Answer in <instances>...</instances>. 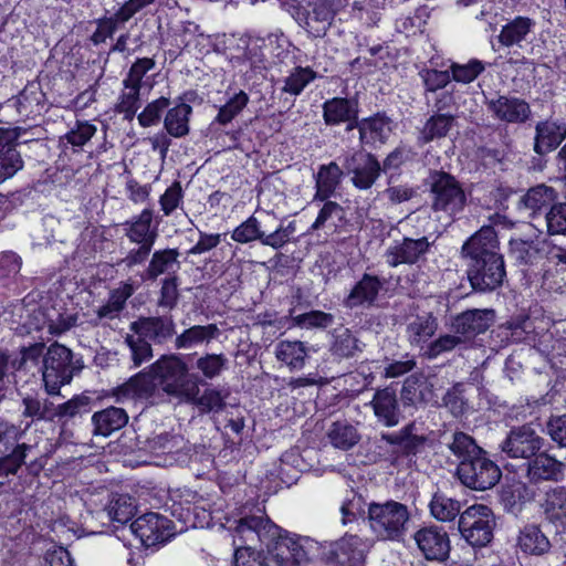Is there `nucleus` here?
Listing matches in <instances>:
<instances>
[{
	"instance_id": "e433bc0d",
	"label": "nucleus",
	"mask_w": 566,
	"mask_h": 566,
	"mask_svg": "<svg viewBox=\"0 0 566 566\" xmlns=\"http://www.w3.org/2000/svg\"><path fill=\"white\" fill-rule=\"evenodd\" d=\"M332 336L329 352L334 357L352 358L363 350L359 339L348 328H337Z\"/></svg>"
},
{
	"instance_id": "7ed1b4c3",
	"label": "nucleus",
	"mask_w": 566,
	"mask_h": 566,
	"mask_svg": "<svg viewBox=\"0 0 566 566\" xmlns=\"http://www.w3.org/2000/svg\"><path fill=\"white\" fill-rule=\"evenodd\" d=\"M434 212L446 213L451 221L462 213L468 205V198L461 182L450 172L431 169L424 179Z\"/></svg>"
},
{
	"instance_id": "338daca9",
	"label": "nucleus",
	"mask_w": 566,
	"mask_h": 566,
	"mask_svg": "<svg viewBox=\"0 0 566 566\" xmlns=\"http://www.w3.org/2000/svg\"><path fill=\"white\" fill-rule=\"evenodd\" d=\"M169 99L159 97L149 103L144 111L138 115V123L143 127H150L157 124L160 119L161 113L168 107Z\"/></svg>"
},
{
	"instance_id": "412c9836",
	"label": "nucleus",
	"mask_w": 566,
	"mask_h": 566,
	"mask_svg": "<svg viewBox=\"0 0 566 566\" xmlns=\"http://www.w3.org/2000/svg\"><path fill=\"white\" fill-rule=\"evenodd\" d=\"M370 405L378 422L392 428L403 419L396 390L391 387L376 390Z\"/></svg>"
},
{
	"instance_id": "37998d69",
	"label": "nucleus",
	"mask_w": 566,
	"mask_h": 566,
	"mask_svg": "<svg viewBox=\"0 0 566 566\" xmlns=\"http://www.w3.org/2000/svg\"><path fill=\"white\" fill-rule=\"evenodd\" d=\"M558 198L557 191L544 184L532 187L521 198V203L534 213L544 207L553 206Z\"/></svg>"
},
{
	"instance_id": "39448f33",
	"label": "nucleus",
	"mask_w": 566,
	"mask_h": 566,
	"mask_svg": "<svg viewBox=\"0 0 566 566\" xmlns=\"http://www.w3.org/2000/svg\"><path fill=\"white\" fill-rule=\"evenodd\" d=\"M367 515L373 532L382 541H400L409 520L407 506L395 501L370 503Z\"/></svg>"
},
{
	"instance_id": "1a4fd4ad",
	"label": "nucleus",
	"mask_w": 566,
	"mask_h": 566,
	"mask_svg": "<svg viewBox=\"0 0 566 566\" xmlns=\"http://www.w3.org/2000/svg\"><path fill=\"white\" fill-rule=\"evenodd\" d=\"M457 475L461 483L475 491H485L495 486L502 476L499 465L482 451L473 459L460 461Z\"/></svg>"
},
{
	"instance_id": "6ab92c4d",
	"label": "nucleus",
	"mask_w": 566,
	"mask_h": 566,
	"mask_svg": "<svg viewBox=\"0 0 566 566\" xmlns=\"http://www.w3.org/2000/svg\"><path fill=\"white\" fill-rule=\"evenodd\" d=\"M366 543L357 535H345L329 543L331 559L340 566H364Z\"/></svg>"
},
{
	"instance_id": "aec40b11",
	"label": "nucleus",
	"mask_w": 566,
	"mask_h": 566,
	"mask_svg": "<svg viewBox=\"0 0 566 566\" xmlns=\"http://www.w3.org/2000/svg\"><path fill=\"white\" fill-rule=\"evenodd\" d=\"M566 464L544 451L527 461L526 476L531 483L559 482L564 478Z\"/></svg>"
},
{
	"instance_id": "864d4df0",
	"label": "nucleus",
	"mask_w": 566,
	"mask_h": 566,
	"mask_svg": "<svg viewBox=\"0 0 566 566\" xmlns=\"http://www.w3.org/2000/svg\"><path fill=\"white\" fill-rule=\"evenodd\" d=\"M230 530H232V526H230ZM247 531V518L240 517V520L235 522V526L233 527V566H248V547H245L244 539V533Z\"/></svg>"
},
{
	"instance_id": "79ce46f5",
	"label": "nucleus",
	"mask_w": 566,
	"mask_h": 566,
	"mask_svg": "<svg viewBox=\"0 0 566 566\" xmlns=\"http://www.w3.org/2000/svg\"><path fill=\"white\" fill-rule=\"evenodd\" d=\"M520 548L527 554L542 555L548 552L551 543L536 525H526L518 536Z\"/></svg>"
},
{
	"instance_id": "9b49d317",
	"label": "nucleus",
	"mask_w": 566,
	"mask_h": 566,
	"mask_svg": "<svg viewBox=\"0 0 566 566\" xmlns=\"http://www.w3.org/2000/svg\"><path fill=\"white\" fill-rule=\"evenodd\" d=\"M380 439L392 448L396 459L413 461L424 452L429 443V437L419 432L416 421L406 423L396 432L381 433Z\"/></svg>"
},
{
	"instance_id": "49530a36",
	"label": "nucleus",
	"mask_w": 566,
	"mask_h": 566,
	"mask_svg": "<svg viewBox=\"0 0 566 566\" xmlns=\"http://www.w3.org/2000/svg\"><path fill=\"white\" fill-rule=\"evenodd\" d=\"M218 332L219 329L213 324L206 326H192L176 338V346L178 348H190L195 345L214 338L218 335Z\"/></svg>"
},
{
	"instance_id": "680f3d73",
	"label": "nucleus",
	"mask_w": 566,
	"mask_h": 566,
	"mask_svg": "<svg viewBox=\"0 0 566 566\" xmlns=\"http://www.w3.org/2000/svg\"><path fill=\"white\" fill-rule=\"evenodd\" d=\"M227 363L228 359L221 354H207L197 360L196 367L206 378L212 379L221 374Z\"/></svg>"
},
{
	"instance_id": "f8f14e48",
	"label": "nucleus",
	"mask_w": 566,
	"mask_h": 566,
	"mask_svg": "<svg viewBox=\"0 0 566 566\" xmlns=\"http://www.w3.org/2000/svg\"><path fill=\"white\" fill-rule=\"evenodd\" d=\"M544 447V438L531 426L513 427L501 443V450L509 458L530 461Z\"/></svg>"
},
{
	"instance_id": "423d86ee",
	"label": "nucleus",
	"mask_w": 566,
	"mask_h": 566,
	"mask_svg": "<svg viewBox=\"0 0 566 566\" xmlns=\"http://www.w3.org/2000/svg\"><path fill=\"white\" fill-rule=\"evenodd\" d=\"M72 352L61 345L52 344L43 356L42 380L50 396H59L61 387L73 379Z\"/></svg>"
},
{
	"instance_id": "4d7b16f0",
	"label": "nucleus",
	"mask_w": 566,
	"mask_h": 566,
	"mask_svg": "<svg viewBox=\"0 0 566 566\" xmlns=\"http://www.w3.org/2000/svg\"><path fill=\"white\" fill-rule=\"evenodd\" d=\"M547 233L549 235H566V202H556L545 214Z\"/></svg>"
},
{
	"instance_id": "5701e85b",
	"label": "nucleus",
	"mask_w": 566,
	"mask_h": 566,
	"mask_svg": "<svg viewBox=\"0 0 566 566\" xmlns=\"http://www.w3.org/2000/svg\"><path fill=\"white\" fill-rule=\"evenodd\" d=\"M157 379L150 374V366L129 378L128 381L118 386L114 390V396L118 400L140 399L148 400L153 398L157 391Z\"/></svg>"
},
{
	"instance_id": "09e8293b",
	"label": "nucleus",
	"mask_w": 566,
	"mask_h": 566,
	"mask_svg": "<svg viewBox=\"0 0 566 566\" xmlns=\"http://www.w3.org/2000/svg\"><path fill=\"white\" fill-rule=\"evenodd\" d=\"M448 448L461 461L473 459L483 451L471 436L462 431H455L452 434V441Z\"/></svg>"
},
{
	"instance_id": "72a5a7b5",
	"label": "nucleus",
	"mask_w": 566,
	"mask_h": 566,
	"mask_svg": "<svg viewBox=\"0 0 566 566\" xmlns=\"http://www.w3.org/2000/svg\"><path fill=\"white\" fill-rule=\"evenodd\" d=\"M346 174L336 163L322 165L315 176L316 193L315 200L324 201L329 198L340 184L343 175Z\"/></svg>"
},
{
	"instance_id": "c03bdc74",
	"label": "nucleus",
	"mask_w": 566,
	"mask_h": 566,
	"mask_svg": "<svg viewBox=\"0 0 566 566\" xmlns=\"http://www.w3.org/2000/svg\"><path fill=\"white\" fill-rule=\"evenodd\" d=\"M317 77V73L310 66H295L284 78L282 93L292 96L300 95L303 90Z\"/></svg>"
},
{
	"instance_id": "c9c22d12",
	"label": "nucleus",
	"mask_w": 566,
	"mask_h": 566,
	"mask_svg": "<svg viewBox=\"0 0 566 566\" xmlns=\"http://www.w3.org/2000/svg\"><path fill=\"white\" fill-rule=\"evenodd\" d=\"M535 21L528 17H516L502 27L497 35L499 42L504 46L518 45L532 32Z\"/></svg>"
},
{
	"instance_id": "bf43d9fd",
	"label": "nucleus",
	"mask_w": 566,
	"mask_h": 566,
	"mask_svg": "<svg viewBox=\"0 0 566 566\" xmlns=\"http://www.w3.org/2000/svg\"><path fill=\"white\" fill-rule=\"evenodd\" d=\"M140 87L124 83V90L119 96L116 109L125 114V118L132 119L138 108Z\"/></svg>"
},
{
	"instance_id": "c85d7f7f",
	"label": "nucleus",
	"mask_w": 566,
	"mask_h": 566,
	"mask_svg": "<svg viewBox=\"0 0 566 566\" xmlns=\"http://www.w3.org/2000/svg\"><path fill=\"white\" fill-rule=\"evenodd\" d=\"M438 318L432 313L417 315L406 326V334L412 347L423 349L438 329Z\"/></svg>"
},
{
	"instance_id": "4468645a",
	"label": "nucleus",
	"mask_w": 566,
	"mask_h": 566,
	"mask_svg": "<svg viewBox=\"0 0 566 566\" xmlns=\"http://www.w3.org/2000/svg\"><path fill=\"white\" fill-rule=\"evenodd\" d=\"M130 530L146 547L167 542L174 536L171 521L154 512L137 517L130 524Z\"/></svg>"
},
{
	"instance_id": "4be33fe9",
	"label": "nucleus",
	"mask_w": 566,
	"mask_h": 566,
	"mask_svg": "<svg viewBox=\"0 0 566 566\" xmlns=\"http://www.w3.org/2000/svg\"><path fill=\"white\" fill-rule=\"evenodd\" d=\"M566 138V123L552 118L541 120L535 126L534 151L544 156L555 149Z\"/></svg>"
},
{
	"instance_id": "bb28decb",
	"label": "nucleus",
	"mask_w": 566,
	"mask_h": 566,
	"mask_svg": "<svg viewBox=\"0 0 566 566\" xmlns=\"http://www.w3.org/2000/svg\"><path fill=\"white\" fill-rule=\"evenodd\" d=\"M151 222L153 210L144 209L138 216L125 223L126 237L136 244L154 245L158 234Z\"/></svg>"
},
{
	"instance_id": "2eb2a0df",
	"label": "nucleus",
	"mask_w": 566,
	"mask_h": 566,
	"mask_svg": "<svg viewBox=\"0 0 566 566\" xmlns=\"http://www.w3.org/2000/svg\"><path fill=\"white\" fill-rule=\"evenodd\" d=\"M413 538L427 560L444 563L449 559L451 545L448 533L439 526L418 530Z\"/></svg>"
},
{
	"instance_id": "473e14b6",
	"label": "nucleus",
	"mask_w": 566,
	"mask_h": 566,
	"mask_svg": "<svg viewBox=\"0 0 566 566\" xmlns=\"http://www.w3.org/2000/svg\"><path fill=\"white\" fill-rule=\"evenodd\" d=\"M136 334L145 339L163 342L174 334V323L167 317L139 318L132 324Z\"/></svg>"
},
{
	"instance_id": "8fccbe9b",
	"label": "nucleus",
	"mask_w": 566,
	"mask_h": 566,
	"mask_svg": "<svg viewBox=\"0 0 566 566\" xmlns=\"http://www.w3.org/2000/svg\"><path fill=\"white\" fill-rule=\"evenodd\" d=\"M468 345L469 344L460 334H443L440 335L434 340L430 342L426 346L423 355L429 359H433L437 358L439 355L443 353H449L458 347L467 348Z\"/></svg>"
},
{
	"instance_id": "9d476101",
	"label": "nucleus",
	"mask_w": 566,
	"mask_h": 566,
	"mask_svg": "<svg viewBox=\"0 0 566 566\" xmlns=\"http://www.w3.org/2000/svg\"><path fill=\"white\" fill-rule=\"evenodd\" d=\"M272 52V41L250 36V97L261 102L273 93L272 78L268 76L270 62L268 55Z\"/></svg>"
},
{
	"instance_id": "f257e3e1",
	"label": "nucleus",
	"mask_w": 566,
	"mask_h": 566,
	"mask_svg": "<svg viewBox=\"0 0 566 566\" xmlns=\"http://www.w3.org/2000/svg\"><path fill=\"white\" fill-rule=\"evenodd\" d=\"M324 549L311 537L283 531L264 513L250 514V566H303L323 558Z\"/></svg>"
},
{
	"instance_id": "3c124183",
	"label": "nucleus",
	"mask_w": 566,
	"mask_h": 566,
	"mask_svg": "<svg viewBox=\"0 0 566 566\" xmlns=\"http://www.w3.org/2000/svg\"><path fill=\"white\" fill-rule=\"evenodd\" d=\"M106 512L112 521L126 523L133 517L135 505L127 494H114L106 506Z\"/></svg>"
},
{
	"instance_id": "f03ea898",
	"label": "nucleus",
	"mask_w": 566,
	"mask_h": 566,
	"mask_svg": "<svg viewBox=\"0 0 566 566\" xmlns=\"http://www.w3.org/2000/svg\"><path fill=\"white\" fill-rule=\"evenodd\" d=\"M460 254L467 263V276L475 292L491 293L503 285L506 277L505 262L500 252L497 233L492 226H483L467 239Z\"/></svg>"
},
{
	"instance_id": "2f4dec72",
	"label": "nucleus",
	"mask_w": 566,
	"mask_h": 566,
	"mask_svg": "<svg viewBox=\"0 0 566 566\" xmlns=\"http://www.w3.org/2000/svg\"><path fill=\"white\" fill-rule=\"evenodd\" d=\"M357 115L358 103L355 99L334 97L323 104V118L328 126L338 125Z\"/></svg>"
},
{
	"instance_id": "69168bd1",
	"label": "nucleus",
	"mask_w": 566,
	"mask_h": 566,
	"mask_svg": "<svg viewBox=\"0 0 566 566\" xmlns=\"http://www.w3.org/2000/svg\"><path fill=\"white\" fill-rule=\"evenodd\" d=\"M366 503L361 495H358L353 490L350 491V496L346 497L345 502L342 505V514H343V523L346 524L358 517L365 518Z\"/></svg>"
},
{
	"instance_id": "f3484780",
	"label": "nucleus",
	"mask_w": 566,
	"mask_h": 566,
	"mask_svg": "<svg viewBox=\"0 0 566 566\" xmlns=\"http://www.w3.org/2000/svg\"><path fill=\"white\" fill-rule=\"evenodd\" d=\"M495 318L494 310H467L451 321V329L455 334H460L464 340L470 344L479 334L486 332L493 324Z\"/></svg>"
},
{
	"instance_id": "58836bf2",
	"label": "nucleus",
	"mask_w": 566,
	"mask_h": 566,
	"mask_svg": "<svg viewBox=\"0 0 566 566\" xmlns=\"http://www.w3.org/2000/svg\"><path fill=\"white\" fill-rule=\"evenodd\" d=\"M327 438L334 448L349 450L360 441L357 428L347 421H335L331 424Z\"/></svg>"
},
{
	"instance_id": "13d9d810",
	"label": "nucleus",
	"mask_w": 566,
	"mask_h": 566,
	"mask_svg": "<svg viewBox=\"0 0 566 566\" xmlns=\"http://www.w3.org/2000/svg\"><path fill=\"white\" fill-rule=\"evenodd\" d=\"M293 325L306 328H326L334 323V315L323 311H310L292 317Z\"/></svg>"
},
{
	"instance_id": "de8ad7c7",
	"label": "nucleus",
	"mask_w": 566,
	"mask_h": 566,
	"mask_svg": "<svg viewBox=\"0 0 566 566\" xmlns=\"http://www.w3.org/2000/svg\"><path fill=\"white\" fill-rule=\"evenodd\" d=\"M429 506L432 516L442 522L454 520L461 510L459 501L448 497L442 493H434Z\"/></svg>"
},
{
	"instance_id": "ddd939ff",
	"label": "nucleus",
	"mask_w": 566,
	"mask_h": 566,
	"mask_svg": "<svg viewBox=\"0 0 566 566\" xmlns=\"http://www.w3.org/2000/svg\"><path fill=\"white\" fill-rule=\"evenodd\" d=\"M343 168L347 175H353V185L367 190L373 187L381 172V165L371 153L354 151L343 158Z\"/></svg>"
},
{
	"instance_id": "dca6fc26",
	"label": "nucleus",
	"mask_w": 566,
	"mask_h": 566,
	"mask_svg": "<svg viewBox=\"0 0 566 566\" xmlns=\"http://www.w3.org/2000/svg\"><path fill=\"white\" fill-rule=\"evenodd\" d=\"M431 244L427 237L419 239L403 237L401 240L394 241L386 250V262L391 268H397L400 264H416L420 260H424Z\"/></svg>"
},
{
	"instance_id": "603ef678",
	"label": "nucleus",
	"mask_w": 566,
	"mask_h": 566,
	"mask_svg": "<svg viewBox=\"0 0 566 566\" xmlns=\"http://www.w3.org/2000/svg\"><path fill=\"white\" fill-rule=\"evenodd\" d=\"M544 509L551 521L566 518V488L558 486L547 492Z\"/></svg>"
},
{
	"instance_id": "0eeeda50",
	"label": "nucleus",
	"mask_w": 566,
	"mask_h": 566,
	"mask_svg": "<svg viewBox=\"0 0 566 566\" xmlns=\"http://www.w3.org/2000/svg\"><path fill=\"white\" fill-rule=\"evenodd\" d=\"M495 525L492 510L486 505L475 504L460 514L458 528L471 546L484 547L491 543Z\"/></svg>"
},
{
	"instance_id": "20e7f679",
	"label": "nucleus",
	"mask_w": 566,
	"mask_h": 566,
	"mask_svg": "<svg viewBox=\"0 0 566 566\" xmlns=\"http://www.w3.org/2000/svg\"><path fill=\"white\" fill-rule=\"evenodd\" d=\"M188 366L178 356H163L150 365V374L169 396L192 401L198 396V385L189 379Z\"/></svg>"
},
{
	"instance_id": "a18cd8bd",
	"label": "nucleus",
	"mask_w": 566,
	"mask_h": 566,
	"mask_svg": "<svg viewBox=\"0 0 566 566\" xmlns=\"http://www.w3.org/2000/svg\"><path fill=\"white\" fill-rule=\"evenodd\" d=\"M259 223V217H250V241L259 239L263 244L270 245L274 249H279L289 242L285 231H281L280 228L273 230L272 227H266L265 230H260Z\"/></svg>"
},
{
	"instance_id": "f704fd0d",
	"label": "nucleus",
	"mask_w": 566,
	"mask_h": 566,
	"mask_svg": "<svg viewBox=\"0 0 566 566\" xmlns=\"http://www.w3.org/2000/svg\"><path fill=\"white\" fill-rule=\"evenodd\" d=\"M179 252L176 249H165L154 252L145 271V279L156 280L163 274H175L179 268Z\"/></svg>"
},
{
	"instance_id": "ea45409f",
	"label": "nucleus",
	"mask_w": 566,
	"mask_h": 566,
	"mask_svg": "<svg viewBox=\"0 0 566 566\" xmlns=\"http://www.w3.org/2000/svg\"><path fill=\"white\" fill-rule=\"evenodd\" d=\"M191 112V106L186 103L170 108L164 120L167 133L175 138L186 136L189 133V116Z\"/></svg>"
},
{
	"instance_id": "e2e57ef3",
	"label": "nucleus",
	"mask_w": 566,
	"mask_h": 566,
	"mask_svg": "<svg viewBox=\"0 0 566 566\" xmlns=\"http://www.w3.org/2000/svg\"><path fill=\"white\" fill-rule=\"evenodd\" d=\"M178 437L170 436L168 433L157 434L148 439L146 442L147 450L155 455L175 453L178 449Z\"/></svg>"
},
{
	"instance_id": "393cba45",
	"label": "nucleus",
	"mask_w": 566,
	"mask_h": 566,
	"mask_svg": "<svg viewBox=\"0 0 566 566\" xmlns=\"http://www.w3.org/2000/svg\"><path fill=\"white\" fill-rule=\"evenodd\" d=\"M457 124V116L451 113H432L419 129L417 143L420 146L446 138Z\"/></svg>"
},
{
	"instance_id": "a878e982",
	"label": "nucleus",
	"mask_w": 566,
	"mask_h": 566,
	"mask_svg": "<svg viewBox=\"0 0 566 566\" xmlns=\"http://www.w3.org/2000/svg\"><path fill=\"white\" fill-rule=\"evenodd\" d=\"M312 352L316 350L301 340H281L275 346L276 359L290 370L303 369Z\"/></svg>"
},
{
	"instance_id": "7c9ffc66",
	"label": "nucleus",
	"mask_w": 566,
	"mask_h": 566,
	"mask_svg": "<svg viewBox=\"0 0 566 566\" xmlns=\"http://www.w3.org/2000/svg\"><path fill=\"white\" fill-rule=\"evenodd\" d=\"M92 422L94 426V434L108 437L128 422V415L123 408L109 407L96 411L92 416Z\"/></svg>"
},
{
	"instance_id": "774afa93",
	"label": "nucleus",
	"mask_w": 566,
	"mask_h": 566,
	"mask_svg": "<svg viewBox=\"0 0 566 566\" xmlns=\"http://www.w3.org/2000/svg\"><path fill=\"white\" fill-rule=\"evenodd\" d=\"M184 199L182 188L179 181H175L160 196L159 203L165 216H170L181 203Z\"/></svg>"
},
{
	"instance_id": "0e129e2a",
	"label": "nucleus",
	"mask_w": 566,
	"mask_h": 566,
	"mask_svg": "<svg viewBox=\"0 0 566 566\" xmlns=\"http://www.w3.org/2000/svg\"><path fill=\"white\" fill-rule=\"evenodd\" d=\"M426 92H437L444 88L451 81L449 71H439L436 69H422L419 72Z\"/></svg>"
},
{
	"instance_id": "052dcab7",
	"label": "nucleus",
	"mask_w": 566,
	"mask_h": 566,
	"mask_svg": "<svg viewBox=\"0 0 566 566\" xmlns=\"http://www.w3.org/2000/svg\"><path fill=\"white\" fill-rule=\"evenodd\" d=\"M23 167V160L17 149L0 151V182L14 176Z\"/></svg>"
},
{
	"instance_id": "c756f323",
	"label": "nucleus",
	"mask_w": 566,
	"mask_h": 566,
	"mask_svg": "<svg viewBox=\"0 0 566 566\" xmlns=\"http://www.w3.org/2000/svg\"><path fill=\"white\" fill-rule=\"evenodd\" d=\"M545 241L512 239L510 252L518 265L532 266L544 259Z\"/></svg>"
},
{
	"instance_id": "5fc2aeb1",
	"label": "nucleus",
	"mask_w": 566,
	"mask_h": 566,
	"mask_svg": "<svg viewBox=\"0 0 566 566\" xmlns=\"http://www.w3.org/2000/svg\"><path fill=\"white\" fill-rule=\"evenodd\" d=\"M125 343L130 349V357L134 367H139L142 364L149 361L153 358V349L150 344L138 334L127 335Z\"/></svg>"
},
{
	"instance_id": "6e6552de",
	"label": "nucleus",
	"mask_w": 566,
	"mask_h": 566,
	"mask_svg": "<svg viewBox=\"0 0 566 566\" xmlns=\"http://www.w3.org/2000/svg\"><path fill=\"white\" fill-rule=\"evenodd\" d=\"M303 1L305 7H294L292 17L312 36H324L338 12L339 0Z\"/></svg>"
},
{
	"instance_id": "cd10ccee",
	"label": "nucleus",
	"mask_w": 566,
	"mask_h": 566,
	"mask_svg": "<svg viewBox=\"0 0 566 566\" xmlns=\"http://www.w3.org/2000/svg\"><path fill=\"white\" fill-rule=\"evenodd\" d=\"M391 134V119L385 114L377 113L374 116L360 120V144L374 146L377 143L385 144Z\"/></svg>"
},
{
	"instance_id": "a211bd4d",
	"label": "nucleus",
	"mask_w": 566,
	"mask_h": 566,
	"mask_svg": "<svg viewBox=\"0 0 566 566\" xmlns=\"http://www.w3.org/2000/svg\"><path fill=\"white\" fill-rule=\"evenodd\" d=\"M485 105L494 118L504 123L523 124L532 115L530 104L515 96L497 95L496 98L486 99Z\"/></svg>"
},
{
	"instance_id": "b1692460",
	"label": "nucleus",
	"mask_w": 566,
	"mask_h": 566,
	"mask_svg": "<svg viewBox=\"0 0 566 566\" xmlns=\"http://www.w3.org/2000/svg\"><path fill=\"white\" fill-rule=\"evenodd\" d=\"M381 289L382 282L377 275L365 273L344 300V305L347 308L370 306L377 300Z\"/></svg>"
},
{
	"instance_id": "a19ab883",
	"label": "nucleus",
	"mask_w": 566,
	"mask_h": 566,
	"mask_svg": "<svg viewBox=\"0 0 566 566\" xmlns=\"http://www.w3.org/2000/svg\"><path fill=\"white\" fill-rule=\"evenodd\" d=\"M468 386L463 382H455L442 397V405L454 418H463L471 409L467 397Z\"/></svg>"
},
{
	"instance_id": "4c0bfd02",
	"label": "nucleus",
	"mask_w": 566,
	"mask_h": 566,
	"mask_svg": "<svg viewBox=\"0 0 566 566\" xmlns=\"http://www.w3.org/2000/svg\"><path fill=\"white\" fill-rule=\"evenodd\" d=\"M134 287L130 283H123L109 294L107 302L96 311L98 319H114L119 316L126 301L133 295Z\"/></svg>"
},
{
	"instance_id": "6e6d98bb",
	"label": "nucleus",
	"mask_w": 566,
	"mask_h": 566,
	"mask_svg": "<svg viewBox=\"0 0 566 566\" xmlns=\"http://www.w3.org/2000/svg\"><path fill=\"white\" fill-rule=\"evenodd\" d=\"M484 69L482 61L476 59L470 60L467 64L452 63L450 65L451 80L468 84L473 82Z\"/></svg>"
}]
</instances>
